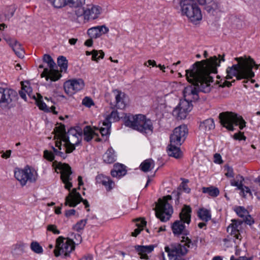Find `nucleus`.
<instances>
[{
  "label": "nucleus",
  "instance_id": "nucleus-1",
  "mask_svg": "<svg viewBox=\"0 0 260 260\" xmlns=\"http://www.w3.org/2000/svg\"><path fill=\"white\" fill-rule=\"evenodd\" d=\"M219 59L216 56L209 59L197 61L192 66V68L186 70V77L190 85L187 86L183 90L185 99L192 102L199 99V92L208 93L212 86L210 83L213 82L211 74L217 73V67L220 62L224 61V55H219Z\"/></svg>",
  "mask_w": 260,
  "mask_h": 260
},
{
  "label": "nucleus",
  "instance_id": "nucleus-2",
  "mask_svg": "<svg viewBox=\"0 0 260 260\" xmlns=\"http://www.w3.org/2000/svg\"><path fill=\"white\" fill-rule=\"evenodd\" d=\"M191 208L187 205H184L179 214V220L175 221L172 224L171 229L175 236L182 235L181 243H172L166 246L165 250L168 253L169 260H182L181 256L186 254L188 248H192L193 244L191 240L186 236L189 235V231L186 229L185 223L189 224L191 221ZM160 258L165 260V254L162 252Z\"/></svg>",
  "mask_w": 260,
  "mask_h": 260
},
{
  "label": "nucleus",
  "instance_id": "nucleus-3",
  "mask_svg": "<svg viewBox=\"0 0 260 260\" xmlns=\"http://www.w3.org/2000/svg\"><path fill=\"white\" fill-rule=\"evenodd\" d=\"M235 60L238 63L228 67L226 70V79H231L233 77H236L237 80H240L251 79L254 77L255 74L252 69L255 66L257 69L258 66L252 58L250 57L248 58L240 57L235 58Z\"/></svg>",
  "mask_w": 260,
  "mask_h": 260
},
{
  "label": "nucleus",
  "instance_id": "nucleus-4",
  "mask_svg": "<svg viewBox=\"0 0 260 260\" xmlns=\"http://www.w3.org/2000/svg\"><path fill=\"white\" fill-rule=\"evenodd\" d=\"M124 124L125 126L143 134L153 132V126L151 120L142 114L126 115L124 117Z\"/></svg>",
  "mask_w": 260,
  "mask_h": 260
},
{
  "label": "nucleus",
  "instance_id": "nucleus-5",
  "mask_svg": "<svg viewBox=\"0 0 260 260\" xmlns=\"http://www.w3.org/2000/svg\"><path fill=\"white\" fill-rule=\"evenodd\" d=\"M194 2L204 5L209 4L212 0H180L179 4L182 14L186 16L192 22L199 21L202 18L201 11Z\"/></svg>",
  "mask_w": 260,
  "mask_h": 260
},
{
  "label": "nucleus",
  "instance_id": "nucleus-6",
  "mask_svg": "<svg viewBox=\"0 0 260 260\" xmlns=\"http://www.w3.org/2000/svg\"><path fill=\"white\" fill-rule=\"evenodd\" d=\"M75 242L70 239H65L62 236L59 237L56 240L55 248L53 252L56 257L63 255L64 258L70 255V253L75 249V244H79L82 241V237L80 234L74 236Z\"/></svg>",
  "mask_w": 260,
  "mask_h": 260
},
{
  "label": "nucleus",
  "instance_id": "nucleus-7",
  "mask_svg": "<svg viewBox=\"0 0 260 260\" xmlns=\"http://www.w3.org/2000/svg\"><path fill=\"white\" fill-rule=\"evenodd\" d=\"M219 119L221 124L230 131H234L235 129L234 126L239 125L240 129H242L245 126L246 122L243 118L232 112L220 113Z\"/></svg>",
  "mask_w": 260,
  "mask_h": 260
},
{
  "label": "nucleus",
  "instance_id": "nucleus-8",
  "mask_svg": "<svg viewBox=\"0 0 260 260\" xmlns=\"http://www.w3.org/2000/svg\"><path fill=\"white\" fill-rule=\"evenodd\" d=\"M172 199L171 195L164 197L162 199H158V204L156 205L155 215L157 218L161 221L166 222L169 220L173 212L172 206L168 203Z\"/></svg>",
  "mask_w": 260,
  "mask_h": 260
},
{
  "label": "nucleus",
  "instance_id": "nucleus-9",
  "mask_svg": "<svg viewBox=\"0 0 260 260\" xmlns=\"http://www.w3.org/2000/svg\"><path fill=\"white\" fill-rule=\"evenodd\" d=\"M37 172L31 169L28 165L23 169L16 168L14 171V176L19 182L21 186L25 185L27 182L34 183L37 180Z\"/></svg>",
  "mask_w": 260,
  "mask_h": 260
},
{
  "label": "nucleus",
  "instance_id": "nucleus-10",
  "mask_svg": "<svg viewBox=\"0 0 260 260\" xmlns=\"http://www.w3.org/2000/svg\"><path fill=\"white\" fill-rule=\"evenodd\" d=\"M17 99V93L13 89L0 87V106L11 109Z\"/></svg>",
  "mask_w": 260,
  "mask_h": 260
},
{
  "label": "nucleus",
  "instance_id": "nucleus-11",
  "mask_svg": "<svg viewBox=\"0 0 260 260\" xmlns=\"http://www.w3.org/2000/svg\"><path fill=\"white\" fill-rule=\"evenodd\" d=\"M188 134V129L185 125H181L176 127L171 135L170 143L181 145L185 141Z\"/></svg>",
  "mask_w": 260,
  "mask_h": 260
},
{
  "label": "nucleus",
  "instance_id": "nucleus-12",
  "mask_svg": "<svg viewBox=\"0 0 260 260\" xmlns=\"http://www.w3.org/2000/svg\"><path fill=\"white\" fill-rule=\"evenodd\" d=\"M57 168L60 170V178L64 184L65 188L70 190L72 187V183L70 182L72 179L71 177L72 172L71 167L68 164L59 162Z\"/></svg>",
  "mask_w": 260,
  "mask_h": 260
},
{
  "label": "nucleus",
  "instance_id": "nucleus-13",
  "mask_svg": "<svg viewBox=\"0 0 260 260\" xmlns=\"http://www.w3.org/2000/svg\"><path fill=\"white\" fill-rule=\"evenodd\" d=\"M83 202L85 205V208L89 207V204L86 200H84L81 194L76 191V189H73L72 192L70 193L69 195L66 197L65 199V205H68L70 207H75L80 202Z\"/></svg>",
  "mask_w": 260,
  "mask_h": 260
},
{
  "label": "nucleus",
  "instance_id": "nucleus-14",
  "mask_svg": "<svg viewBox=\"0 0 260 260\" xmlns=\"http://www.w3.org/2000/svg\"><path fill=\"white\" fill-rule=\"evenodd\" d=\"M84 86V81L81 79L70 80L66 81L64 84L65 92L70 95L80 91Z\"/></svg>",
  "mask_w": 260,
  "mask_h": 260
},
{
  "label": "nucleus",
  "instance_id": "nucleus-15",
  "mask_svg": "<svg viewBox=\"0 0 260 260\" xmlns=\"http://www.w3.org/2000/svg\"><path fill=\"white\" fill-rule=\"evenodd\" d=\"M113 92L115 94V104L111 103V108L124 109L128 101L127 95L124 92L117 89L113 90Z\"/></svg>",
  "mask_w": 260,
  "mask_h": 260
},
{
  "label": "nucleus",
  "instance_id": "nucleus-16",
  "mask_svg": "<svg viewBox=\"0 0 260 260\" xmlns=\"http://www.w3.org/2000/svg\"><path fill=\"white\" fill-rule=\"evenodd\" d=\"M95 183L102 184L108 192L111 191L116 186L115 183L110 177L102 174H98L95 177Z\"/></svg>",
  "mask_w": 260,
  "mask_h": 260
},
{
  "label": "nucleus",
  "instance_id": "nucleus-17",
  "mask_svg": "<svg viewBox=\"0 0 260 260\" xmlns=\"http://www.w3.org/2000/svg\"><path fill=\"white\" fill-rule=\"evenodd\" d=\"M42 78L45 77L46 81L50 80L51 81H56L61 77V74L57 70H51L45 68L41 74Z\"/></svg>",
  "mask_w": 260,
  "mask_h": 260
},
{
  "label": "nucleus",
  "instance_id": "nucleus-18",
  "mask_svg": "<svg viewBox=\"0 0 260 260\" xmlns=\"http://www.w3.org/2000/svg\"><path fill=\"white\" fill-rule=\"evenodd\" d=\"M232 222L227 228V232L230 234L231 236L233 237L232 240L235 243H236V240H241L242 238V236L238 230V226L240 224L236 220H233Z\"/></svg>",
  "mask_w": 260,
  "mask_h": 260
},
{
  "label": "nucleus",
  "instance_id": "nucleus-19",
  "mask_svg": "<svg viewBox=\"0 0 260 260\" xmlns=\"http://www.w3.org/2000/svg\"><path fill=\"white\" fill-rule=\"evenodd\" d=\"M109 28L105 25L97 26L88 29L87 34L91 38H97L102 35L105 34L109 31Z\"/></svg>",
  "mask_w": 260,
  "mask_h": 260
},
{
  "label": "nucleus",
  "instance_id": "nucleus-20",
  "mask_svg": "<svg viewBox=\"0 0 260 260\" xmlns=\"http://www.w3.org/2000/svg\"><path fill=\"white\" fill-rule=\"evenodd\" d=\"M127 172L126 167L121 164L117 163L114 164L113 169L111 171V175L113 177L118 179L124 176Z\"/></svg>",
  "mask_w": 260,
  "mask_h": 260
},
{
  "label": "nucleus",
  "instance_id": "nucleus-21",
  "mask_svg": "<svg viewBox=\"0 0 260 260\" xmlns=\"http://www.w3.org/2000/svg\"><path fill=\"white\" fill-rule=\"evenodd\" d=\"M135 250L138 254L141 256L142 259H147L148 256L147 253L151 252L154 248V245H149L147 246L143 245H135L134 246Z\"/></svg>",
  "mask_w": 260,
  "mask_h": 260
},
{
  "label": "nucleus",
  "instance_id": "nucleus-22",
  "mask_svg": "<svg viewBox=\"0 0 260 260\" xmlns=\"http://www.w3.org/2000/svg\"><path fill=\"white\" fill-rule=\"evenodd\" d=\"M101 8L96 6H92L85 9V19L94 20L97 18L101 13Z\"/></svg>",
  "mask_w": 260,
  "mask_h": 260
},
{
  "label": "nucleus",
  "instance_id": "nucleus-23",
  "mask_svg": "<svg viewBox=\"0 0 260 260\" xmlns=\"http://www.w3.org/2000/svg\"><path fill=\"white\" fill-rule=\"evenodd\" d=\"M62 141L64 143L63 145V150L67 154V153L72 152L75 149V146L78 145L80 143V140L78 139L76 141H74V143H73L71 142L70 137H67V138H64Z\"/></svg>",
  "mask_w": 260,
  "mask_h": 260
},
{
  "label": "nucleus",
  "instance_id": "nucleus-24",
  "mask_svg": "<svg viewBox=\"0 0 260 260\" xmlns=\"http://www.w3.org/2000/svg\"><path fill=\"white\" fill-rule=\"evenodd\" d=\"M214 121L212 118H208L201 122L199 125L200 129L205 133L210 131L214 129Z\"/></svg>",
  "mask_w": 260,
  "mask_h": 260
},
{
  "label": "nucleus",
  "instance_id": "nucleus-25",
  "mask_svg": "<svg viewBox=\"0 0 260 260\" xmlns=\"http://www.w3.org/2000/svg\"><path fill=\"white\" fill-rule=\"evenodd\" d=\"M104 161L106 164H112L116 160V155L112 147L109 148L103 156Z\"/></svg>",
  "mask_w": 260,
  "mask_h": 260
},
{
  "label": "nucleus",
  "instance_id": "nucleus-26",
  "mask_svg": "<svg viewBox=\"0 0 260 260\" xmlns=\"http://www.w3.org/2000/svg\"><path fill=\"white\" fill-rule=\"evenodd\" d=\"M179 146L170 143L167 150L169 155L176 158H179L181 155V151L178 147Z\"/></svg>",
  "mask_w": 260,
  "mask_h": 260
},
{
  "label": "nucleus",
  "instance_id": "nucleus-27",
  "mask_svg": "<svg viewBox=\"0 0 260 260\" xmlns=\"http://www.w3.org/2000/svg\"><path fill=\"white\" fill-rule=\"evenodd\" d=\"M198 216L201 220L207 222L211 219V212L206 208H200L198 211Z\"/></svg>",
  "mask_w": 260,
  "mask_h": 260
},
{
  "label": "nucleus",
  "instance_id": "nucleus-28",
  "mask_svg": "<svg viewBox=\"0 0 260 260\" xmlns=\"http://www.w3.org/2000/svg\"><path fill=\"white\" fill-rule=\"evenodd\" d=\"M55 147L57 148L52 146V149L53 150V153L54 156L55 155L59 156L63 159H65L67 157L66 153L61 151V141L57 140L55 142Z\"/></svg>",
  "mask_w": 260,
  "mask_h": 260
},
{
  "label": "nucleus",
  "instance_id": "nucleus-29",
  "mask_svg": "<svg viewBox=\"0 0 260 260\" xmlns=\"http://www.w3.org/2000/svg\"><path fill=\"white\" fill-rule=\"evenodd\" d=\"M154 166V161L152 159H147L143 161L140 165V168L144 172L151 171Z\"/></svg>",
  "mask_w": 260,
  "mask_h": 260
},
{
  "label": "nucleus",
  "instance_id": "nucleus-30",
  "mask_svg": "<svg viewBox=\"0 0 260 260\" xmlns=\"http://www.w3.org/2000/svg\"><path fill=\"white\" fill-rule=\"evenodd\" d=\"M188 112L185 110H182L180 107L177 106L173 111L172 114L178 120H181L186 118Z\"/></svg>",
  "mask_w": 260,
  "mask_h": 260
},
{
  "label": "nucleus",
  "instance_id": "nucleus-31",
  "mask_svg": "<svg viewBox=\"0 0 260 260\" xmlns=\"http://www.w3.org/2000/svg\"><path fill=\"white\" fill-rule=\"evenodd\" d=\"M202 192L204 193H207L209 196L213 198L217 197L219 194L218 188L213 186L203 187Z\"/></svg>",
  "mask_w": 260,
  "mask_h": 260
},
{
  "label": "nucleus",
  "instance_id": "nucleus-32",
  "mask_svg": "<svg viewBox=\"0 0 260 260\" xmlns=\"http://www.w3.org/2000/svg\"><path fill=\"white\" fill-rule=\"evenodd\" d=\"M94 131L90 126H86L83 129L84 140L86 142L90 141L95 135Z\"/></svg>",
  "mask_w": 260,
  "mask_h": 260
},
{
  "label": "nucleus",
  "instance_id": "nucleus-33",
  "mask_svg": "<svg viewBox=\"0 0 260 260\" xmlns=\"http://www.w3.org/2000/svg\"><path fill=\"white\" fill-rule=\"evenodd\" d=\"M54 131L58 135V137L59 139V141H61L64 140V138H67V137H68L65 125L64 124H60V125L55 127Z\"/></svg>",
  "mask_w": 260,
  "mask_h": 260
},
{
  "label": "nucleus",
  "instance_id": "nucleus-34",
  "mask_svg": "<svg viewBox=\"0 0 260 260\" xmlns=\"http://www.w3.org/2000/svg\"><path fill=\"white\" fill-rule=\"evenodd\" d=\"M38 98L37 99L35 95L33 98L36 100L37 105L39 109L45 112H50L49 108L47 107L46 104L42 101V96L40 94H38Z\"/></svg>",
  "mask_w": 260,
  "mask_h": 260
},
{
  "label": "nucleus",
  "instance_id": "nucleus-35",
  "mask_svg": "<svg viewBox=\"0 0 260 260\" xmlns=\"http://www.w3.org/2000/svg\"><path fill=\"white\" fill-rule=\"evenodd\" d=\"M68 61L66 57L63 56H59L57 58V64L60 68L61 72H66L68 69Z\"/></svg>",
  "mask_w": 260,
  "mask_h": 260
},
{
  "label": "nucleus",
  "instance_id": "nucleus-36",
  "mask_svg": "<svg viewBox=\"0 0 260 260\" xmlns=\"http://www.w3.org/2000/svg\"><path fill=\"white\" fill-rule=\"evenodd\" d=\"M191 102L185 99L181 100L178 106L180 107L182 110H185L189 113L192 109V105Z\"/></svg>",
  "mask_w": 260,
  "mask_h": 260
},
{
  "label": "nucleus",
  "instance_id": "nucleus-37",
  "mask_svg": "<svg viewBox=\"0 0 260 260\" xmlns=\"http://www.w3.org/2000/svg\"><path fill=\"white\" fill-rule=\"evenodd\" d=\"M26 246V244L19 242L13 246V251L15 253L21 254L25 251V247Z\"/></svg>",
  "mask_w": 260,
  "mask_h": 260
},
{
  "label": "nucleus",
  "instance_id": "nucleus-38",
  "mask_svg": "<svg viewBox=\"0 0 260 260\" xmlns=\"http://www.w3.org/2000/svg\"><path fill=\"white\" fill-rule=\"evenodd\" d=\"M114 110L111 112V113L108 115L104 120L105 122H110V124L111 125L112 122L117 121L119 120V117L118 115V113L116 110Z\"/></svg>",
  "mask_w": 260,
  "mask_h": 260
},
{
  "label": "nucleus",
  "instance_id": "nucleus-39",
  "mask_svg": "<svg viewBox=\"0 0 260 260\" xmlns=\"http://www.w3.org/2000/svg\"><path fill=\"white\" fill-rule=\"evenodd\" d=\"M12 47L15 54L19 57L22 58L23 57L24 52L19 43L16 41H15L14 44L12 46Z\"/></svg>",
  "mask_w": 260,
  "mask_h": 260
},
{
  "label": "nucleus",
  "instance_id": "nucleus-40",
  "mask_svg": "<svg viewBox=\"0 0 260 260\" xmlns=\"http://www.w3.org/2000/svg\"><path fill=\"white\" fill-rule=\"evenodd\" d=\"M87 220L86 219L79 220L73 225V229L78 232H80L84 229V227L87 223Z\"/></svg>",
  "mask_w": 260,
  "mask_h": 260
},
{
  "label": "nucleus",
  "instance_id": "nucleus-41",
  "mask_svg": "<svg viewBox=\"0 0 260 260\" xmlns=\"http://www.w3.org/2000/svg\"><path fill=\"white\" fill-rule=\"evenodd\" d=\"M81 133H79L78 132L77 130L74 128L71 127L70 129L68 130L67 137H70V140H71L73 142L74 141L72 139H77V140L79 139V137H81Z\"/></svg>",
  "mask_w": 260,
  "mask_h": 260
},
{
  "label": "nucleus",
  "instance_id": "nucleus-42",
  "mask_svg": "<svg viewBox=\"0 0 260 260\" xmlns=\"http://www.w3.org/2000/svg\"><path fill=\"white\" fill-rule=\"evenodd\" d=\"M103 125L105 127H101L100 128V133L102 136H108L110 135V128L111 127L110 122H103Z\"/></svg>",
  "mask_w": 260,
  "mask_h": 260
},
{
  "label": "nucleus",
  "instance_id": "nucleus-43",
  "mask_svg": "<svg viewBox=\"0 0 260 260\" xmlns=\"http://www.w3.org/2000/svg\"><path fill=\"white\" fill-rule=\"evenodd\" d=\"M85 4V0H67V5L71 7L79 8Z\"/></svg>",
  "mask_w": 260,
  "mask_h": 260
},
{
  "label": "nucleus",
  "instance_id": "nucleus-44",
  "mask_svg": "<svg viewBox=\"0 0 260 260\" xmlns=\"http://www.w3.org/2000/svg\"><path fill=\"white\" fill-rule=\"evenodd\" d=\"M43 61L48 64V66L50 69L55 70L54 67L55 66V63L53 61L52 58L50 55L45 54L43 56Z\"/></svg>",
  "mask_w": 260,
  "mask_h": 260
},
{
  "label": "nucleus",
  "instance_id": "nucleus-45",
  "mask_svg": "<svg viewBox=\"0 0 260 260\" xmlns=\"http://www.w3.org/2000/svg\"><path fill=\"white\" fill-rule=\"evenodd\" d=\"M49 2L56 8H61L67 5V0H49Z\"/></svg>",
  "mask_w": 260,
  "mask_h": 260
},
{
  "label": "nucleus",
  "instance_id": "nucleus-46",
  "mask_svg": "<svg viewBox=\"0 0 260 260\" xmlns=\"http://www.w3.org/2000/svg\"><path fill=\"white\" fill-rule=\"evenodd\" d=\"M30 248L36 253L40 254L43 251L42 246L37 242H32L30 244Z\"/></svg>",
  "mask_w": 260,
  "mask_h": 260
},
{
  "label": "nucleus",
  "instance_id": "nucleus-47",
  "mask_svg": "<svg viewBox=\"0 0 260 260\" xmlns=\"http://www.w3.org/2000/svg\"><path fill=\"white\" fill-rule=\"evenodd\" d=\"M104 55L105 54L102 50L98 51L97 50H93L91 59L92 60L98 62L99 60L104 58Z\"/></svg>",
  "mask_w": 260,
  "mask_h": 260
},
{
  "label": "nucleus",
  "instance_id": "nucleus-48",
  "mask_svg": "<svg viewBox=\"0 0 260 260\" xmlns=\"http://www.w3.org/2000/svg\"><path fill=\"white\" fill-rule=\"evenodd\" d=\"M22 90L19 91V94L20 97L24 99L25 101L26 100V95L25 92H27L29 96L30 94L29 92L31 91V89L29 87L23 86Z\"/></svg>",
  "mask_w": 260,
  "mask_h": 260
},
{
  "label": "nucleus",
  "instance_id": "nucleus-49",
  "mask_svg": "<svg viewBox=\"0 0 260 260\" xmlns=\"http://www.w3.org/2000/svg\"><path fill=\"white\" fill-rule=\"evenodd\" d=\"M235 212L237 214V215L241 217H246L247 214H248V212L247 210H246L244 207L241 206H239L237 207L235 209Z\"/></svg>",
  "mask_w": 260,
  "mask_h": 260
},
{
  "label": "nucleus",
  "instance_id": "nucleus-50",
  "mask_svg": "<svg viewBox=\"0 0 260 260\" xmlns=\"http://www.w3.org/2000/svg\"><path fill=\"white\" fill-rule=\"evenodd\" d=\"M82 104L84 106L88 108L91 107L94 104L92 99L88 96H86L82 100Z\"/></svg>",
  "mask_w": 260,
  "mask_h": 260
},
{
  "label": "nucleus",
  "instance_id": "nucleus-51",
  "mask_svg": "<svg viewBox=\"0 0 260 260\" xmlns=\"http://www.w3.org/2000/svg\"><path fill=\"white\" fill-rule=\"evenodd\" d=\"M183 181L180 185V187H181L183 190L186 193H189L190 189L188 187L187 183L188 182V180L185 179H181Z\"/></svg>",
  "mask_w": 260,
  "mask_h": 260
},
{
  "label": "nucleus",
  "instance_id": "nucleus-52",
  "mask_svg": "<svg viewBox=\"0 0 260 260\" xmlns=\"http://www.w3.org/2000/svg\"><path fill=\"white\" fill-rule=\"evenodd\" d=\"M44 157L49 161H52L54 159L55 156L54 154L51 151L48 150H45L44 151Z\"/></svg>",
  "mask_w": 260,
  "mask_h": 260
},
{
  "label": "nucleus",
  "instance_id": "nucleus-53",
  "mask_svg": "<svg viewBox=\"0 0 260 260\" xmlns=\"http://www.w3.org/2000/svg\"><path fill=\"white\" fill-rule=\"evenodd\" d=\"M224 169L226 171V172L225 173V175L227 177H234V171L231 167H230L229 166H225Z\"/></svg>",
  "mask_w": 260,
  "mask_h": 260
},
{
  "label": "nucleus",
  "instance_id": "nucleus-54",
  "mask_svg": "<svg viewBox=\"0 0 260 260\" xmlns=\"http://www.w3.org/2000/svg\"><path fill=\"white\" fill-rule=\"evenodd\" d=\"M47 230L53 232L54 234H59L60 231L57 229L55 225L50 224L47 226Z\"/></svg>",
  "mask_w": 260,
  "mask_h": 260
},
{
  "label": "nucleus",
  "instance_id": "nucleus-55",
  "mask_svg": "<svg viewBox=\"0 0 260 260\" xmlns=\"http://www.w3.org/2000/svg\"><path fill=\"white\" fill-rule=\"evenodd\" d=\"M242 188L239 189L241 190V193H242L243 197H245V193H249L250 195H252L250 189L247 186H244L242 184Z\"/></svg>",
  "mask_w": 260,
  "mask_h": 260
},
{
  "label": "nucleus",
  "instance_id": "nucleus-56",
  "mask_svg": "<svg viewBox=\"0 0 260 260\" xmlns=\"http://www.w3.org/2000/svg\"><path fill=\"white\" fill-rule=\"evenodd\" d=\"M233 138L234 139L237 140H246V137L241 132L235 134L233 136Z\"/></svg>",
  "mask_w": 260,
  "mask_h": 260
},
{
  "label": "nucleus",
  "instance_id": "nucleus-57",
  "mask_svg": "<svg viewBox=\"0 0 260 260\" xmlns=\"http://www.w3.org/2000/svg\"><path fill=\"white\" fill-rule=\"evenodd\" d=\"M75 13L78 17H80L83 15L84 17L85 18V9H84V8H82V7H79V9L75 11Z\"/></svg>",
  "mask_w": 260,
  "mask_h": 260
},
{
  "label": "nucleus",
  "instance_id": "nucleus-58",
  "mask_svg": "<svg viewBox=\"0 0 260 260\" xmlns=\"http://www.w3.org/2000/svg\"><path fill=\"white\" fill-rule=\"evenodd\" d=\"M231 185L233 186H236L237 187V189H242V181H240V183L238 182V181H236L235 180H232L231 181Z\"/></svg>",
  "mask_w": 260,
  "mask_h": 260
},
{
  "label": "nucleus",
  "instance_id": "nucleus-59",
  "mask_svg": "<svg viewBox=\"0 0 260 260\" xmlns=\"http://www.w3.org/2000/svg\"><path fill=\"white\" fill-rule=\"evenodd\" d=\"M173 196L175 198V202L176 204L179 203V199L181 193L179 191H173L172 192Z\"/></svg>",
  "mask_w": 260,
  "mask_h": 260
},
{
  "label": "nucleus",
  "instance_id": "nucleus-60",
  "mask_svg": "<svg viewBox=\"0 0 260 260\" xmlns=\"http://www.w3.org/2000/svg\"><path fill=\"white\" fill-rule=\"evenodd\" d=\"M244 221L247 224H249L250 225H252L254 222V219L250 215H247L245 217Z\"/></svg>",
  "mask_w": 260,
  "mask_h": 260
},
{
  "label": "nucleus",
  "instance_id": "nucleus-61",
  "mask_svg": "<svg viewBox=\"0 0 260 260\" xmlns=\"http://www.w3.org/2000/svg\"><path fill=\"white\" fill-rule=\"evenodd\" d=\"M14 13V11L12 10V12H11V14L10 15H6V14L4 15V16L0 15V21L3 22L7 18L9 19L10 17H11L13 16Z\"/></svg>",
  "mask_w": 260,
  "mask_h": 260
},
{
  "label": "nucleus",
  "instance_id": "nucleus-62",
  "mask_svg": "<svg viewBox=\"0 0 260 260\" xmlns=\"http://www.w3.org/2000/svg\"><path fill=\"white\" fill-rule=\"evenodd\" d=\"M253 257H247L246 256H240L238 258H235L234 255H232L231 258L230 260H252Z\"/></svg>",
  "mask_w": 260,
  "mask_h": 260
},
{
  "label": "nucleus",
  "instance_id": "nucleus-63",
  "mask_svg": "<svg viewBox=\"0 0 260 260\" xmlns=\"http://www.w3.org/2000/svg\"><path fill=\"white\" fill-rule=\"evenodd\" d=\"M76 213V210L75 209H70L68 210H66L65 212V216L67 217H70L72 215H74Z\"/></svg>",
  "mask_w": 260,
  "mask_h": 260
},
{
  "label": "nucleus",
  "instance_id": "nucleus-64",
  "mask_svg": "<svg viewBox=\"0 0 260 260\" xmlns=\"http://www.w3.org/2000/svg\"><path fill=\"white\" fill-rule=\"evenodd\" d=\"M214 162L218 164H221L222 161L221 160V157L219 154L216 153L214 154Z\"/></svg>",
  "mask_w": 260,
  "mask_h": 260
}]
</instances>
